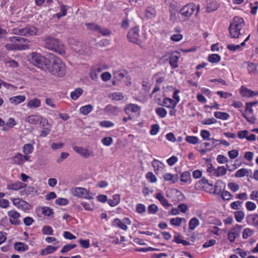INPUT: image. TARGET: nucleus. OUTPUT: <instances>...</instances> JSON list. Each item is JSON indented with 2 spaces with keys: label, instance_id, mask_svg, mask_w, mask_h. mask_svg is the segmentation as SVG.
<instances>
[{
  "label": "nucleus",
  "instance_id": "1",
  "mask_svg": "<svg viewBox=\"0 0 258 258\" xmlns=\"http://www.w3.org/2000/svg\"><path fill=\"white\" fill-rule=\"evenodd\" d=\"M49 59L50 64L47 67L49 72L56 76H63L66 74V67L61 60L53 54H50Z\"/></svg>",
  "mask_w": 258,
  "mask_h": 258
},
{
  "label": "nucleus",
  "instance_id": "2",
  "mask_svg": "<svg viewBox=\"0 0 258 258\" xmlns=\"http://www.w3.org/2000/svg\"><path fill=\"white\" fill-rule=\"evenodd\" d=\"M43 41L45 48L54 51L60 55L65 54L64 46L58 39L50 36H46L43 39Z\"/></svg>",
  "mask_w": 258,
  "mask_h": 258
},
{
  "label": "nucleus",
  "instance_id": "3",
  "mask_svg": "<svg viewBox=\"0 0 258 258\" xmlns=\"http://www.w3.org/2000/svg\"><path fill=\"white\" fill-rule=\"evenodd\" d=\"M196 5L194 3L188 4L183 6L178 13V17L181 21H186L189 19L196 10Z\"/></svg>",
  "mask_w": 258,
  "mask_h": 258
},
{
  "label": "nucleus",
  "instance_id": "4",
  "mask_svg": "<svg viewBox=\"0 0 258 258\" xmlns=\"http://www.w3.org/2000/svg\"><path fill=\"white\" fill-rule=\"evenodd\" d=\"M10 41L12 43H14V48L17 50H25L29 48V45L28 44L24 43L25 42H29L28 39L20 37V36H13L10 38Z\"/></svg>",
  "mask_w": 258,
  "mask_h": 258
},
{
  "label": "nucleus",
  "instance_id": "5",
  "mask_svg": "<svg viewBox=\"0 0 258 258\" xmlns=\"http://www.w3.org/2000/svg\"><path fill=\"white\" fill-rule=\"evenodd\" d=\"M30 60L34 65L41 69H43L47 66L46 58L40 53L36 52L31 53Z\"/></svg>",
  "mask_w": 258,
  "mask_h": 258
},
{
  "label": "nucleus",
  "instance_id": "6",
  "mask_svg": "<svg viewBox=\"0 0 258 258\" xmlns=\"http://www.w3.org/2000/svg\"><path fill=\"white\" fill-rule=\"evenodd\" d=\"M37 29L33 26H27L24 28H15L12 30V33L21 36H29L36 35Z\"/></svg>",
  "mask_w": 258,
  "mask_h": 258
},
{
  "label": "nucleus",
  "instance_id": "7",
  "mask_svg": "<svg viewBox=\"0 0 258 258\" xmlns=\"http://www.w3.org/2000/svg\"><path fill=\"white\" fill-rule=\"evenodd\" d=\"M139 32L140 30L138 27H136L131 29L127 34L128 40L136 44L141 43L143 37Z\"/></svg>",
  "mask_w": 258,
  "mask_h": 258
},
{
  "label": "nucleus",
  "instance_id": "8",
  "mask_svg": "<svg viewBox=\"0 0 258 258\" xmlns=\"http://www.w3.org/2000/svg\"><path fill=\"white\" fill-rule=\"evenodd\" d=\"M72 192L75 196L87 199H93V194L82 187H76L72 189Z\"/></svg>",
  "mask_w": 258,
  "mask_h": 258
},
{
  "label": "nucleus",
  "instance_id": "9",
  "mask_svg": "<svg viewBox=\"0 0 258 258\" xmlns=\"http://www.w3.org/2000/svg\"><path fill=\"white\" fill-rule=\"evenodd\" d=\"M180 56V54L178 51H174L170 54L169 56V63L172 68L175 69L178 67L177 63Z\"/></svg>",
  "mask_w": 258,
  "mask_h": 258
},
{
  "label": "nucleus",
  "instance_id": "10",
  "mask_svg": "<svg viewBox=\"0 0 258 258\" xmlns=\"http://www.w3.org/2000/svg\"><path fill=\"white\" fill-rule=\"evenodd\" d=\"M131 224V221L127 218H124L122 221L118 218L114 219V225H116L117 227L124 230L127 228V225H130Z\"/></svg>",
  "mask_w": 258,
  "mask_h": 258
},
{
  "label": "nucleus",
  "instance_id": "11",
  "mask_svg": "<svg viewBox=\"0 0 258 258\" xmlns=\"http://www.w3.org/2000/svg\"><path fill=\"white\" fill-rule=\"evenodd\" d=\"M8 216L11 217L10 222L12 224L19 225L21 224V221L18 220L20 216L18 212L13 210L10 211L8 212Z\"/></svg>",
  "mask_w": 258,
  "mask_h": 258
},
{
  "label": "nucleus",
  "instance_id": "12",
  "mask_svg": "<svg viewBox=\"0 0 258 258\" xmlns=\"http://www.w3.org/2000/svg\"><path fill=\"white\" fill-rule=\"evenodd\" d=\"M244 20L242 18L235 17L233 19L232 22L230 23L229 27H233L236 29H238L241 30L244 26Z\"/></svg>",
  "mask_w": 258,
  "mask_h": 258
},
{
  "label": "nucleus",
  "instance_id": "13",
  "mask_svg": "<svg viewBox=\"0 0 258 258\" xmlns=\"http://www.w3.org/2000/svg\"><path fill=\"white\" fill-rule=\"evenodd\" d=\"M73 148L76 153L85 158L93 156L92 153L89 152L88 150L83 148L82 147L75 146H73Z\"/></svg>",
  "mask_w": 258,
  "mask_h": 258
},
{
  "label": "nucleus",
  "instance_id": "14",
  "mask_svg": "<svg viewBox=\"0 0 258 258\" xmlns=\"http://www.w3.org/2000/svg\"><path fill=\"white\" fill-rule=\"evenodd\" d=\"M141 107L135 104L130 103L125 105L124 111L125 113H137L140 112Z\"/></svg>",
  "mask_w": 258,
  "mask_h": 258
},
{
  "label": "nucleus",
  "instance_id": "15",
  "mask_svg": "<svg viewBox=\"0 0 258 258\" xmlns=\"http://www.w3.org/2000/svg\"><path fill=\"white\" fill-rule=\"evenodd\" d=\"M103 70L101 67L97 66L94 67L90 72V77L92 80L96 81L98 79V74L101 73Z\"/></svg>",
  "mask_w": 258,
  "mask_h": 258
},
{
  "label": "nucleus",
  "instance_id": "16",
  "mask_svg": "<svg viewBox=\"0 0 258 258\" xmlns=\"http://www.w3.org/2000/svg\"><path fill=\"white\" fill-rule=\"evenodd\" d=\"M126 75L127 72L125 70H120L114 72V85H115L116 82L120 81Z\"/></svg>",
  "mask_w": 258,
  "mask_h": 258
},
{
  "label": "nucleus",
  "instance_id": "17",
  "mask_svg": "<svg viewBox=\"0 0 258 258\" xmlns=\"http://www.w3.org/2000/svg\"><path fill=\"white\" fill-rule=\"evenodd\" d=\"M152 165L154 168L155 172L157 174L159 173V171L163 170L164 167L163 163L155 159L152 162Z\"/></svg>",
  "mask_w": 258,
  "mask_h": 258
},
{
  "label": "nucleus",
  "instance_id": "18",
  "mask_svg": "<svg viewBox=\"0 0 258 258\" xmlns=\"http://www.w3.org/2000/svg\"><path fill=\"white\" fill-rule=\"evenodd\" d=\"M25 120L30 123L37 124L42 121V118L37 114L30 115L26 118Z\"/></svg>",
  "mask_w": 258,
  "mask_h": 258
},
{
  "label": "nucleus",
  "instance_id": "19",
  "mask_svg": "<svg viewBox=\"0 0 258 258\" xmlns=\"http://www.w3.org/2000/svg\"><path fill=\"white\" fill-rule=\"evenodd\" d=\"M12 164L21 165L24 163L23 154L20 153H17L14 157L11 158Z\"/></svg>",
  "mask_w": 258,
  "mask_h": 258
},
{
  "label": "nucleus",
  "instance_id": "20",
  "mask_svg": "<svg viewBox=\"0 0 258 258\" xmlns=\"http://www.w3.org/2000/svg\"><path fill=\"white\" fill-rule=\"evenodd\" d=\"M25 187H26V184L20 181L8 184L7 186L8 189L14 190H17Z\"/></svg>",
  "mask_w": 258,
  "mask_h": 258
},
{
  "label": "nucleus",
  "instance_id": "21",
  "mask_svg": "<svg viewBox=\"0 0 258 258\" xmlns=\"http://www.w3.org/2000/svg\"><path fill=\"white\" fill-rule=\"evenodd\" d=\"M246 221L248 224L255 227L258 226V215L253 214L248 216L246 218Z\"/></svg>",
  "mask_w": 258,
  "mask_h": 258
},
{
  "label": "nucleus",
  "instance_id": "22",
  "mask_svg": "<svg viewBox=\"0 0 258 258\" xmlns=\"http://www.w3.org/2000/svg\"><path fill=\"white\" fill-rule=\"evenodd\" d=\"M14 248L20 252L25 251L29 249L28 246L23 242H17L14 244Z\"/></svg>",
  "mask_w": 258,
  "mask_h": 258
},
{
  "label": "nucleus",
  "instance_id": "23",
  "mask_svg": "<svg viewBox=\"0 0 258 258\" xmlns=\"http://www.w3.org/2000/svg\"><path fill=\"white\" fill-rule=\"evenodd\" d=\"M156 198L164 207L167 208L171 206V205L168 203V200L161 193H157Z\"/></svg>",
  "mask_w": 258,
  "mask_h": 258
},
{
  "label": "nucleus",
  "instance_id": "24",
  "mask_svg": "<svg viewBox=\"0 0 258 258\" xmlns=\"http://www.w3.org/2000/svg\"><path fill=\"white\" fill-rule=\"evenodd\" d=\"M244 63L247 64V70L249 73H258V63H254L248 61H246Z\"/></svg>",
  "mask_w": 258,
  "mask_h": 258
},
{
  "label": "nucleus",
  "instance_id": "25",
  "mask_svg": "<svg viewBox=\"0 0 258 258\" xmlns=\"http://www.w3.org/2000/svg\"><path fill=\"white\" fill-rule=\"evenodd\" d=\"M163 178L166 181H171L172 183H175L178 181V175L177 174L172 175L167 173L164 174Z\"/></svg>",
  "mask_w": 258,
  "mask_h": 258
},
{
  "label": "nucleus",
  "instance_id": "26",
  "mask_svg": "<svg viewBox=\"0 0 258 258\" xmlns=\"http://www.w3.org/2000/svg\"><path fill=\"white\" fill-rule=\"evenodd\" d=\"M162 105L168 108H174L176 106V102H174V100L170 98H164Z\"/></svg>",
  "mask_w": 258,
  "mask_h": 258
},
{
  "label": "nucleus",
  "instance_id": "27",
  "mask_svg": "<svg viewBox=\"0 0 258 258\" xmlns=\"http://www.w3.org/2000/svg\"><path fill=\"white\" fill-rule=\"evenodd\" d=\"M219 7V5L217 2L215 1H212L208 3L207 6V12L210 13L211 12L216 10Z\"/></svg>",
  "mask_w": 258,
  "mask_h": 258
},
{
  "label": "nucleus",
  "instance_id": "28",
  "mask_svg": "<svg viewBox=\"0 0 258 258\" xmlns=\"http://www.w3.org/2000/svg\"><path fill=\"white\" fill-rule=\"evenodd\" d=\"M227 173V169L224 166H219L215 170L213 175L216 177L224 175Z\"/></svg>",
  "mask_w": 258,
  "mask_h": 258
},
{
  "label": "nucleus",
  "instance_id": "29",
  "mask_svg": "<svg viewBox=\"0 0 258 258\" xmlns=\"http://www.w3.org/2000/svg\"><path fill=\"white\" fill-rule=\"evenodd\" d=\"M228 29L229 31L230 36L231 38H237L241 35L240 32L241 30L240 29H236L235 28H234L231 27H229Z\"/></svg>",
  "mask_w": 258,
  "mask_h": 258
},
{
  "label": "nucleus",
  "instance_id": "30",
  "mask_svg": "<svg viewBox=\"0 0 258 258\" xmlns=\"http://www.w3.org/2000/svg\"><path fill=\"white\" fill-rule=\"evenodd\" d=\"M182 238V236L179 234H176L174 237V239L173 240V241L177 243H181L185 246H187L190 244L189 242L183 240Z\"/></svg>",
  "mask_w": 258,
  "mask_h": 258
},
{
  "label": "nucleus",
  "instance_id": "31",
  "mask_svg": "<svg viewBox=\"0 0 258 258\" xmlns=\"http://www.w3.org/2000/svg\"><path fill=\"white\" fill-rule=\"evenodd\" d=\"M83 91L80 88H78L71 93V97L73 100H77L83 93Z\"/></svg>",
  "mask_w": 258,
  "mask_h": 258
},
{
  "label": "nucleus",
  "instance_id": "32",
  "mask_svg": "<svg viewBox=\"0 0 258 258\" xmlns=\"http://www.w3.org/2000/svg\"><path fill=\"white\" fill-rule=\"evenodd\" d=\"M40 105V101L37 98L30 100L27 104V106L30 108L38 107Z\"/></svg>",
  "mask_w": 258,
  "mask_h": 258
},
{
  "label": "nucleus",
  "instance_id": "33",
  "mask_svg": "<svg viewBox=\"0 0 258 258\" xmlns=\"http://www.w3.org/2000/svg\"><path fill=\"white\" fill-rule=\"evenodd\" d=\"M10 100L11 103L17 104L24 101L25 100V97L23 95H19L13 97L11 98Z\"/></svg>",
  "mask_w": 258,
  "mask_h": 258
},
{
  "label": "nucleus",
  "instance_id": "34",
  "mask_svg": "<svg viewBox=\"0 0 258 258\" xmlns=\"http://www.w3.org/2000/svg\"><path fill=\"white\" fill-rule=\"evenodd\" d=\"M208 60L211 63H218L221 60V56L218 54H212L209 55Z\"/></svg>",
  "mask_w": 258,
  "mask_h": 258
},
{
  "label": "nucleus",
  "instance_id": "35",
  "mask_svg": "<svg viewBox=\"0 0 258 258\" xmlns=\"http://www.w3.org/2000/svg\"><path fill=\"white\" fill-rule=\"evenodd\" d=\"M156 11L154 8L152 7H149L147 8L146 11V15L147 18H152L156 16Z\"/></svg>",
  "mask_w": 258,
  "mask_h": 258
},
{
  "label": "nucleus",
  "instance_id": "36",
  "mask_svg": "<svg viewBox=\"0 0 258 258\" xmlns=\"http://www.w3.org/2000/svg\"><path fill=\"white\" fill-rule=\"evenodd\" d=\"M249 172L248 169L246 168H241L236 172L235 176L236 177H242L244 176H248Z\"/></svg>",
  "mask_w": 258,
  "mask_h": 258
},
{
  "label": "nucleus",
  "instance_id": "37",
  "mask_svg": "<svg viewBox=\"0 0 258 258\" xmlns=\"http://www.w3.org/2000/svg\"><path fill=\"white\" fill-rule=\"evenodd\" d=\"M33 149L34 148L32 144H26L23 147V152L24 154L28 155L33 152Z\"/></svg>",
  "mask_w": 258,
  "mask_h": 258
},
{
  "label": "nucleus",
  "instance_id": "38",
  "mask_svg": "<svg viewBox=\"0 0 258 258\" xmlns=\"http://www.w3.org/2000/svg\"><path fill=\"white\" fill-rule=\"evenodd\" d=\"M199 225V221L197 218H193L190 219L189 222V228L190 230H194Z\"/></svg>",
  "mask_w": 258,
  "mask_h": 258
},
{
  "label": "nucleus",
  "instance_id": "39",
  "mask_svg": "<svg viewBox=\"0 0 258 258\" xmlns=\"http://www.w3.org/2000/svg\"><path fill=\"white\" fill-rule=\"evenodd\" d=\"M245 45L244 42H242L239 45L228 44L227 46V48L232 51L241 49V46H244Z\"/></svg>",
  "mask_w": 258,
  "mask_h": 258
},
{
  "label": "nucleus",
  "instance_id": "40",
  "mask_svg": "<svg viewBox=\"0 0 258 258\" xmlns=\"http://www.w3.org/2000/svg\"><path fill=\"white\" fill-rule=\"evenodd\" d=\"M234 216L238 222H241L244 217V213L242 211H237L234 212Z\"/></svg>",
  "mask_w": 258,
  "mask_h": 258
},
{
  "label": "nucleus",
  "instance_id": "41",
  "mask_svg": "<svg viewBox=\"0 0 258 258\" xmlns=\"http://www.w3.org/2000/svg\"><path fill=\"white\" fill-rule=\"evenodd\" d=\"M190 179V174L188 171L183 172L180 175V180L184 182H188Z\"/></svg>",
  "mask_w": 258,
  "mask_h": 258
},
{
  "label": "nucleus",
  "instance_id": "42",
  "mask_svg": "<svg viewBox=\"0 0 258 258\" xmlns=\"http://www.w3.org/2000/svg\"><path fill=\"white\" fill-rule=\"evenodd\" d=\"M250 90L242 86L240 89V93L243 97H250Z\"/></svg>",
  "mask_w": 258,
  "mask_h": 258
},
{
  "label": "nucleus",
  "instance_id": "43",
  "mask_svg": "<svg viewBox=\"0 0 258 258\" xmlns=\"http://www.w3.org/2000/svg\"><path fill=\"white\" fill-rule=\"evenodd\" d=\"M242 115L247 121L251 123H253L256 121V118L254 117L253 114H242Z\"/></svg>",
  "mask_w": 258,
  "mask_h": 258
},
{
  "label": "nucleus",
  "instance_id": "44",
  "mask_svg": "<svg viewBox=\"0 0 258 258\" xmlns=\"http://www.w3.org/2000/svg\"><path fill=\"white\" fill-rule=\"evenodd\" d=\"M87 28L92 31H94L96 32H98V30H100V26L94 24V23H87L86 24Z\"/></svg>",
  "mask_w": 258,
  "mask_h": 258
},
{
  "label": "nucleus",
  "instance_id": "45",
  "mask_svg": "<svg viewBox=\"0 0 258 258\" xmlns=\"http://www.w3.org/2000/svg\"><path fill=\"white\" fill-rule=\"evenodd\" d=\"M253 230L250 228H245L243 231L242 237L244 239H247L249 237L251 236L253 234Z\"/></svg>",
  "mask_w": 258,
  "mask_h": 258
},
{
  "label": "nucleus",
  "instance_id": "46",
  "mask_svg": "<svg viewBox=\"0 0 258 258\" xmlns=\"http://www.w3.org/2000/svg\"><path fill=\"white\" fill-rule=\"evenodd\" d=\"M185 141L190 144L195 145L199 142V139L195 136H187Z\"/></svg>",
  "mask_w": 258,
  "mask_h": 258
},
{
  "label": "nucleus",
  "instance_id": "47",
  "mask_svg": "<svg viewBox=\"0 0 258 258\" xmlns=\"http://www.w3.org/2000/svg\"><path fill=\"white\" fill-rule=\"evenodd\" d=\"M93 109L92 105L89 104L82 106L80 109V113H90Z\"/></svg>",
  "mask_w": 258,
  "mask_h": 258
},
{
  "label": "nucleus",
  "instance_id": "48",
  "mask_svg": "<svg viewBox=\"0 0 258 258\" xmlns=\"http://www.w3.org/2000/svg\"><path fill=\"white\" fill-rule=\"evenodd\" d=\"M142 89L146 92H149L151 88V84L148 80H143L142 82Z\"/></svg>",
  "mask_w": 258,
  "mask_h": 258
},
{
  "label": "nucleus",
  "instance_id": "49",
  "mask_svg": "<svg viewBox=\"0 0 258 258\" xmlns=\"http://www.w3.org/2000/svg\"><path fill=\"white\" fill-rule=\"evenodd\" d=\"M158 211V208L155 204H151L148 208L149 214H155Z\"/></svg>",
  "mask_w": 258,
  "mask_h": 258
},
{
  "label": "nucleus",
  "instance_id": "50",
  "mask_svg": "<svg viewBox=\"0 0 258 258\" xmlns=\"http://www.w3.org/2000/svg\"><path fill=\"white\" fill-rule=\"evenodd\" d=\"M183 218L177 217L170 219V223L176 226H179L183 220Z\"/></svg>",
  "mask_w": 258,
  "mask_h": 258
},
{
  "label": "nucleus",
  "instance_id": "51",
  "mask_svg": "<svg viewBox=\"0 0 258 258\" xmlns=\"http://www.w3.org/2000/svg\"><path fill=\"white\" fill-rule=\"evenodd\" d=\"M257 103H258V101H254V102L246 103L245 111L246 112H248L251 113V112L253 111V110L252 109V106H253L254 105L257 104Z\"/></svg>",
  "mask_w": 258,
  "mask_h": 258
},
{
  "label": "nucleus",
  "instance_id": "52",
  "mask_svg": "<svg viewBox=\"0 0 258 258\" xmlns=\"http://www.w3.org/2000/svg\"><path fill=\"white\" fill-rule=\"evenodd\" d=\"M76 247V244H69L66 245L62 247V249L61 250V253L67 252L71 250V249L74 248Z\"/></svg>",
  "mask_w": 258,
  "mask_h": 258
},
{
  "label": "nucleus",
  "instance_id": "53",
  "mask_svg": "<svg viewBox=\"0 0 258 258\" xmlns=\"http://www.w3.org/2000/svg\"><path fill=\"white\" fill-rule=\"evenodd\" d=\"M42 232L44 234L51 235L53 234L52 228L49 226H45L43 227Z\"/></svg>",
  "mask_w": 258,
  "mask_h": 258
},
{
  "label": "nucleus",
  "instance_id": "54",
  "mask_svg": "<svg viewBox=\"0 0 258 258\" xmlns=\"http://www.w3.org/2000/svg\"><path fill=\"white\" fill-rule=\"evenodd\" d=\"M238 236V232L237 231L234 232L231 231L228 234V239L231 242H233L234 241L235 238Z\"/></svg>",
  "mask_w": 258,
  "mask_h": 258
},
{
  "label": "nucleus",
  "instance_id": "55",
  "mask_svg": "<svg viewBox=\"0 0 258 258\" xmlns=\"http://www.w3.org/2000/svg\"><path fill=\"white\" fill-rule=\"evenodd\" d=\"M217 120L214 118H206L202 120L201 122L203 124L209 125L216 123Z\"/></svg>",
  "mask_w": 258,
  "mask_h": 258
},
{
  "label": "nucleus",
  "instance_id": "56",
  "mask_svg": "<svg viewBox=\"0 0 258 258\" xmlns=\"http://www.w3.org/2000/svg\"><path fill=\"white\" fill-rule=\"evenodd\" d=\"M35 190V188L33 186H28L23 191H22V195H28L33 192Z\"/></svg>",
  "mask_w": 258,
  "mask_h": 258
},
{
  "label": "nucleus",
  "instance_id": "57",
  "mask_svg": "<svg viewBox=\"0 0 258 258\" xmlns=\"http://www.w3.org/2000/svg\"><path fill=\"white\" fill-rule=\"evenodd\" d=\"M42 213L44 215L47 216H50L53 213V210L48 207L42 208Z\"/></svg>",
  "mask_w": 258,
  "mask_h": 258
},
{
  "label": "nucleus",
  "instance_id": "58",
  "mask_svg": "<svg viewBox=\"0 0 258 258\" xmlns=\"http://www.w3.org/2000/svg\"><path fill=\"white\" fill-rule=\"evenodd\" d=\"M229 157L230 159H233L236 158L239 155L238 151L237 150H232L228 152Z\"/></svg>",
  "mask_w": 258,
  "mask_h": 258
},
{
  "label": "nucleus",
  "instance_id": "59",
  "mask_svg": "<svg viewBox=\"0 0 258 258\" xmlns=\"http://www.w3.org/2000/svg\"><path fill=\"white\" fill-rule=\"evenodd\" d=\"M67 9L64 5H61L60 7V12L56 14L58 18L64 16L66 15Z\"/></svg>",
  "mask_w": 258,
  "mask_h": 258
},
{
  "label": "nucleus",
  "instance_id": "60",
  "mask_svg": "<svg viewBox=\"0 0 258 258\" xmlns=\"http://www.w3.org/2000/svg\"><path fill=\"white\" fill-rule=\"evenodd\" d=\"M159 130V126L157 124H154L152 125L151 130L150 131V134L152 135H156Z\"/></svg>",
  "mask_w": 258,
  "mask_h": 258
},
{
  "label": "nucleus",
  "instance_id": "61",
  "mask_svg": "<svg viewBox=\"0 0 258 258\" xmlns=\"http://www.w3.org/2000/svg\"><path fill=\"white\" fill-rule=\"evenodd\" d=\"M55 203L57 205H61V206H66L68 203V200L64 198H58L56 200Z\"/></svg>",
  "mask_w": 258,
  "mask_h": 258
},
{
  "label": "nucleus",
  "instance_id": "62",
  "mask_svg": "<svg viewBox=\"0 0 258 258\" xmlns=\"http://www.w3.org/2000/svg\"><path fill=\"white\" fill-rule=\"evenodd\" d=\"M201 136L204 140H209L210 139V138H209L210 133L207 130H202L201 132Z\"/></svg>",
  "mask_w": 258,
  "mask_h": 258
},
{
  "label": "nucleus",
  "instance_id": "63",
  "mask_svg": "<svg viewBox=\"0 0 258 258\" xmlns=\"http://www.w3.org/2000/svg\"><path fill=\"white\" fill-rule=\"evenodd\" d=\"M228 186L233 192L237 191L239 188V185L234 182H229L228 184Z\"/></svg>",
  "mask_w": 258,
  "mask_h": 258
},
{
  "label": "nucleus",
  "instance_id": "64",
  "mask_svg": "<svg viewBox=\"0 0 258 258\" xmlns=\"http://www.w3.org/2000/svg\"><path fill=\"white\" fill-rule=\"evenodd\" d=\"M217 162L220 164L226 163L228 161L227 157L222 155H219L217 158Z\"/></svg>",
  "mask_w": 258,
  "mask_h": 258
}]
</instances>
